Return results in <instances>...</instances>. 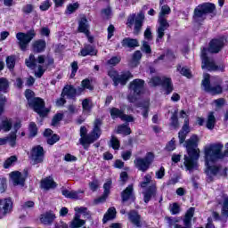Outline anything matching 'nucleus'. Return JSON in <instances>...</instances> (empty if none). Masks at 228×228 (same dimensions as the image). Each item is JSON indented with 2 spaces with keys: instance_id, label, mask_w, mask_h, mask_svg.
Listing matches in <instances>:
<instances>
[{
  "instance_id": "338daca9",
  "label": "nucleus",
  "mask_w": 228,
  "mask_h": 228,
  "mask_svg": "<svg viewBox=\"0 0 228 228\" xmlns=\"http://www.w3.org/2000/svg\"><path fill=\"white\" fill-rule=\"evenodd\" d=\"M166 150H167L169 152L172 151H175V141H174V139L168 142L166 146Z\"/></svg>"
},
{
  "instance_id": "f704fd0d",
  "label": "nucleus",
  "mask_w": 228,
  "mask_h": 228,
  "mask_svg": "<svg viewBox=\"0 0 228 228\" xmlns=\"http://www.w3.org/2000/svg\"><path fill=\"white\" fill-rule=\"evenodd\" d=\"M86 224V221L81 219L79 214H76L73 220L70 222L69 228H80Z\"/></svg>"
},
{
  "instance_id": "ea45409f",
  "label": "nucleus",
  "mask_w": 228,
  "mask_h": 228,
  "mask_svg": "<svg viewBox=\"0 0 228 228\" xmlns=\"http://www.w3.org/2000/svg\"><path fill=\"white\" fill-rule=\"evenodd\" d=\"M9 89H10V81H8V78L1 77L0 78V92H3L4 94H7Z\"/></svg>"
},
{
  "instance_id": "4c0bfd02",
  "label": "nucleus",
  "mask_w": 228,
  "mask_h": 228,
  "mask_svg": "<svg viewBox=\"0 0 228 228\" xmlns=\"http://www.w3.org/2000/svg\"><path fill=\"white\" fill-rule=\"evenodd\" d=\"M215 124H216V118H215V113L211 111L208 115L206 127L213 131L215 129Z\"/></svg>"
},
{
  "instance_id": "0e129e2a",
  "label": "nucleus",
  "mask_w": 228,
  "mask_h": 228,
  "mask_svg": "<svg viewBox=\"0 0 228 228\" xmlns=\"http://www.w3.org/2000/svg\"><path fill=\"white\" fill-rule=\"evenodd\" d=\"M51 0H45V2H43L42 4H41V5L39 6V8H40V10L42 11V12H46V10L48 9V8H51Z\"/></svg>"
},
{
  "instance_id": "3c124183",
  "label": "nucleus",
  "mask_w": 228,
  "mask_h": 228,
  "mask_svg": "<svg viewBox=\"0 0 228 228\" xmlns=\"http://www.w3.org/2000/svg\"><path fill=\"white\" fill-rule=\"evenodd\" d=\"M33 10H35V5L28 4L22 7L21 12L26 15H29V13H33Z\"/></svg>"
},
{
  "instance_id": "de8ad7c7",
  "label": "nucleus",
  "mask_w": 228,
  "mask_h": 228,
  "mask_svg": "<svg viewBox=\"0 0 228 228\" xmlns=\"http://www.w3.org/2000/svg\"><path fill=\"white\" fill-rule=\"evenodd\" d=\"M177 70L180 72V74H182V76H185V77L188 78L191 77V72L190 71V69L178 66Z\"/></svg>"
},
{
  "instance_id": "7c9ffc66",
  "label": "nucleus",
  "mask_w": 228,
  "mask_h": 228,
  "mask_svg": "<svg viewBox=\"0 0 228 228\" xmlns=\"http://www.w3.org/2000/svg\"><path fill=\"white\" fill-rule=\"evenodd\" d=\"M78 54L80 56H96L97 50L92 45H85L84 48L81 49V51Z\"/></svg>"
},
{
  "instance_id": "c756f323",
  "label": "nucleus",
  "mask_w": 228,
  "mask_h": 228,
  "mask_svg": "<svg viewBox=\"0 0 228 228\" xmlns=\"http://www.w3.org/2000/svg\"><path fill=\"white\" fill-rule=\"evenodd\" d=\"M128 219L135 227H142V216L137 211L132 210L128 213Z\"/></svg>"
},
{
  "instance_id": "412c9836",
  "label": "nucleus",
  "mask_w": 228,
  "mask_h": 228,
  "mask_svg": "<svg viewBox=\"0 0 228 228\" xmlns=\"http://www.w3.org/2000/svg\"><path fill=\"white\" fill-rule=\"evenodd\" d=\"M45 57L44 55H39L37 59L35 58L34 54H30L28 59L25 60V63L28 69H31L32 70L37 68V63H45Z\"/></svg>"
},
{
  "instance_id": "7ed1b4c3",
  "label": "nucleus",
  "mask_w": 228,
  "mask_h": 228,
  "mask_svg": "<svg viewBox=\"0 0 228 228\" xmlns=\"http://www.w3.org/2000/svg\"><path fill=\"white\" fill-rule=\"evenodd\" d=\"M215 10H216V6L215 5V4L205 3L198 5L194 9L193 12L194 22H204V20H206V15H208V13H213Z\"/></svg>"
},
{
  "instance_id": "f8f14e48",
  "label": "nucleus",
  "mask_w": 228,
  "mask_h": 228,
  "mask_svg": "<svg viewBox=\"0 0 228 228\" xmlns=\"http://www.w3.org/2000/svg\"><path fill=\"white\" fill-rule=\"evenodd\" d=\"M195 215V208L191 207L190 208L183 219V226L179 224H175L174 219L168 217L167 218V224H169L170 227L174 228H191V218H193V216Z\"/></svg>"
},
{
  "instance_id": "69168bd1",
  "label": "nucleus",
  "mask_w": 228,
  "mask_h": 228,
  "mask_svg": "<svg viewBox=\"0 0 228 228\" xmlns=\"http://www.w3.org/2000/svg\"><path fill=\"white\" fill-rule=\"evenodd\" d=\"M59 140H60V136L58 134H53V136L48 138L47 144L54 145V143H56V142H58Z\"/></svg>"
},
{
  "instance_id": "4be33fe9",
  "label": "nucleus",
  "mask_w": 228,
  "mask_h": 228,
  "mask_svg": "<svg viewBox=\"0 0 228 228\" xmlns=\"http://www.w3.org/2000/svg\"><path fill=\"white\" fill-rule=\"evenodd\" d=\"M12 207L13 203L12 202V199L0 200V213H2L3 216H6V215L12 211Z\"/></svg>"
},
{
  "instance_id": "052dcab7",
  "label": "nucleus",
  "mask_w": 228,
  "mask_h": 228,
  "mask_svg": "<svg viewBox=\"0 0 228 228\" xmlns=\"http://www.w3.org/2000/svg\"><path fill=\"white\" fill-rule=\"evenodd\" d=\"M120 60H122L120 56H114L108 61V64L115 67V65H118V63H120Z\"/></svg>"
},
{
  "instance_id": "5fc2aeb1",
  "label": "nucleus",
  "mask_w": 228,
  "mask_h": 228,
  "mask_svg": "<svg viewBox=\"0 0 228 228\" xmlns=\"http://www.w3.org/2000/svg\"><path fill=\"white\" fill-rule=\"evenodd\" d=\"M6 65L10 70L13 69L15 67V57L14 56H8L6 58Z\"/></svg>"
},
{
  "instance_id": "5701e85b",
  "label": "nucleus",
  "mask_w": 228,
  "mask_h": 228,
  "mask_svg": "<svg viewBox=\"0 0 228 228\" xmlns=\"http://www.w3.org/2000/svg\"><path fill=\"white\" fill-rule=\"evenodd\" d=\"M47 47V43L44 39H37L32 42L31 44V49L36 53H44L45 51V48Z\"/></svg>"
},
{
  "instance_id": "4d7b16f0",
  "label": "nucleus",
  "mask_w": 228,
  "mask_h": 228,
  "mask_svg": "<svg viewBox=\"0 0 228 228\" xmlns=\"http://www.w3.org/2000/svg\"><path fill=\"white\" fill-rule=\"evenodd\" d=\"M82 109L83 111H90L92 110V107H90V99L86 98L82 101Z\"/></svg>"
},
{
  "instance_id": "774afa93",
  "label": "nucleus",
  "mask_w": 228,
  "mask_h": 228,
  "mask_svg": "<svg viewBox=\"0 0 228 228\" xmlns=\"http://www.w3.org/2000/svg\"><path fill=\"white\" fill-rule=\"evenodd\" d=\"M157 179H163L165 177V167H161L159 170L155 173Z\"/></svg>"
},
{
  "instance_id": "9b49d317",
  "label": "nucleus",
  "mask_w": 228,
  "mask_h": 228,
  "mask_svg": "<svg viewBox=\"0 0 228 228\" xmlns=\"http://www.w3.org/2000/svg\"><path fill=\"white\" fill-rule=\"evenodd\" d=\"M28 106H30L39 117H47V114L49 113V110L45 108V102L40 97L29 100Z\"/></svg>"
},
{
  "instance_id": "c9c22d12",
  "label": "nucleus",
  "mask_w": 228,
  "mask_h": 228,
  "mask_svg": "<svg viewBox=\"0 0 228 228\" xmlns=\"http://www.w3.org/2000/svg\"><path fill=\"white\" fill-rule=\"evenodd\" d=\"M54 218H56V216L53 212H46L41 216L40 220L45 225H51L54 222Z\"/></svg>"
},
{
  "instance_id": "79ce46f5",
  "label": "nucleus",
  "mask_w": 228,
  "mask_h": 228,
  "mask_svg": "<svg viewBox=\"0 0 228 228\" xmlns=\"http://www.w3.org/2000/svg\"><path fill=\"white\" fill-rule=\"evenodd\" d=\"M171 123H170V126L171 127H173L174 129H179V119L177 118V110H175L171 118Z\"/></svg>"
},
{
  "instance_id": "13d9d810",
  "label": "nucleus",
  "mask_w": 228,
  "mask_h": 228,
  "mask_svg": "<svg viewBox=\"0 0 228 228\" xmlns=\"http://www.w3.org/2000/svg\"><path fill=\"white\" fill-rule=\"evenodd\" d=\"M63 120V114L58 113L52 119V126H56L59 122Z\"/></svg>"
},
{
  "instance_id": "6ab92c4d",
  "label": "nucleus",
  "mask_w": 228,
  "mask_h": 228,
  "mask_svg": "<svg viewBox=\"0 0 228 228\" xmlns=\"http://www.w3.org/2000/svg\"><path fill=\"white\" fill-rule=\"evenodd\" d=\"M158 22L159 28L157 29V42L165 37V31L170 28V23H168L167 18L159 17Z\"/></svg>"
},
{
  "instance_id": "aec40b11",
  "label": "nucleus",
  "mask_w": 228,
  "mask_h": 228,
  "mask_svg": "<svg viewBox=\"0 0 228 228\" xmlns=\"http://www.w3.org/2000/svg\"><path fill=\"white\" fill-rule=\"evenodd\" d=\"M121 200L122 202H134V200H136V196L134 195V188L133 187V184L128 185L121 192Z\"/></svg>"
},
{
  "instance_id": "e2e57ef3",
  "label": "nucleus",
  "mask_w": 228,
  "mask_h": 228,
  "mask_svg": "<svg viewBox=\"0 0 228 228\" xmlns=\"http://www.w3.org/2000/svg\"><path fill=\"white\" fill-rule=\"evenodd\" d=\"M142 50L143 51V53H146V54H151V53H152V49H151V45H149V43L147 41L142 42Z\"/></svg>"
},
{
  "instance_id": "4468645a",
  "label": "nucleus",
  "mask_w": 228,
  "mask_h": 228,
  "mask_svg": "<svg viewBox=\"0 0 228 228\" xmlns=\"http://www.w3.org/2000/svg\"><path fill=\"white\" fill-rule=\"evenodd\" d=\"M180 118H184V122L181 131L178 133V138L180 143H184L186 142V136L190 133V119L184 110L180 111Z\"/></svg>"
},
{
  "instance_id": "a18cd8bd",
  "label": "nucleus",
  "mask_w": 228,
  "mask_h": 228,
  "mask_svg": "<svg viewBox=\"0 0 228 228\" xmlns=\"http://www.w3.org/2000/svg\"><path fill=\"white\" fill-rule=\"evenodd\" d=\"M119 134H131V128L127 125H121L118 127Z\"/></svg>"
},
{
  "instance_id": "c03bdc74",
  "label": "nucleus",
  "mask_w": 228,
  "mask_h": 228,
  "mask_svg": "<svg viewBox=\"0 0 228 228\" xmlns=\"http://www.w3.org/2000/svg\"><path fill=\"white\" fill-rule=\"evenodd\" d=\"M110 147H112V149H114V151H118V149H120V141H118V139L115 136H112L110 143H109Z\"/></svg>"
},
{
  "instance_id": "20e7f679",
  "label": "nucleus",
  "mask_w": 228,
  "mask_h": 228,
  "mask_svg": "<svg viewBox=\"0 0 228 228\" xmlns=\"http://www.w3.org/2000/svg\"><path fill=\"white\" fill-rule=\"evenodd\" d=\"M37 37V31L35 28H31L26 33L24 32H18L16 34V39L18 40L17 45L20 51H28V48L29 47V44H31V40Z\"/></svg>"
},
{
  "instance_id": "a211bd4d",
  "label": "nucleus",
  "mask_w": 228,
  "mask_h": 228,
  "mask_svg": "<svg viewBox=\"0 0 228 228\" xmlns=\"http://www.w3.org/2000/svg\"><path fill=\"white\" fill-rule=\"evenodd\" d=\"M45 152L44 151V148L40 145L34 147L31 151V159L34 165H38V163H44V156Z\"/></svg>"
},
{
  "instance_id": "f03ea898",
  "label": "nucleus",
  "mask_w": 228,
  "mask_h": 228,
  "mask_svg": "<svg viewBox=\"0 0 228 228\" xmlns=\"http://www.w3.org/2000/svg\"><path fill=\"white\" fill-rule=\"evenodd\" d=\"M199 146V136L193 134L187 141H185V147L187 149L188 155H184L183 165L186 170L191 172L195 170L198 167L197 161H199L200 151L197 147Z\"/></svg>"
},
{
  "instance_id": "c85d7f7f",
  "label": "nucleus",
  "mask_w": 228,
  "mask_h": 228,
  "mask_svg": "<svg viewBox=\"0 0 228 228\" xmlns=\"http://www.w3.org/2000/svg\"><path fill=\"white\" fill-rule=\"evenodd\" d=\"M103 194L96 200L97 204L106 202V199L110 196V190H111V180L107 181L103 184Z\"/></svg>"
},
{
  "instance_id": "b1692460",
  "label": "nucleus",
  "mask_w": 228,
  "mask_h": 228,
  "mask_svg": "<svg viewBox=\"0 0 228 228\" xmlns=\"http://www.w3.org/2000/svg\"><path fill=\"white\" fill-rule=\"evenodd\" d=\"M224 48V39H213L209 43V53H218Z\"/></svg>"
},
{
  "instance_id": "37998d69",
  "label": "nucleus",
  "mask_w": 228,
  "mask_h": 228,
  "mask_svg": "<svg viewBox=\"0 0 228 228\" xmlns=\"http://www.w3.org/2000/svg\"><path fill=\"white\" fill-rule=\"evenodd\" d=\"M17 163V156L13 155L8 158L4 163V168H10L12 165Z\"/></svg>"
},
{
  "instance_id": "680f3d73",
  "label": "nucleus",
  "mask_w": 228,
  "mask_h": 228,
  "mask_svg": "<svg viewBox=\"0 0 228 228\" xmlns=\"http://www.w3.org/2000/svg\"><path fill=\"white\" fill-rule=\"evenodd\" d=\"M77 8H79V4L74 3V4L68 5L67 12L69 14L74 13V12H76V10H77Z\"/></svg>"
},
{
  "instance_id": "9d476101",
  "label": "nucleus",
  "mask_w": 228,
  "mask_h": 228,
  "mask_svg": "<svg viewBox=\"0 0 228 228\" xmlns=\"http://www.w3.org/2000/svg\"><path fill=\"white\" fill-rule=\"evenodd\" d=\"M152 161H154V154L149 152L144 158H136L134 160V165L140 172H147L151 168Z\"/></svg>"
},
{
  "instance_id": "e433bc0d",
  "label": "nucleus",
  "mask_w": 228,
  "mask_h": 228,
  "mask_svg": "<svg viewBox=\"0 0 228 228\" xmlns=\"http://www.w3.org/2000/svg\"><path fill=\"white\" fill-rule=\"evenodd\" d=\"M13 126V121L12 118H5L2 120V123L0 125V131H4V133H8V131L12 130V127Z\"/></svg>"
},
{
  "instance_id": "1a4fd4ad",
  "label": "nucleus",
  "mask_w": 228,
  "mask_h": 228,
  "mask_svg": "<svg viewBox=\"0 0 228 228\" xmlns=\"http://www.w3.org/2000/svg\"><path fill=\"white\" fill-rule=\"evenodd\" d=\"M145 81L143 79L136 78L129 84V90L133 92L134 95H128L127 99L129 102H136V95H140L143 92V86Z\"/></svg>"
},
{
  "instance_id": "09e8293b",
  "label": "nucleus",
  "mask_w": 228,
  "mask_h": 228,
  "mask_svg": "<svg viewBox=\"0 0 228 228\" xmlns=\"http://www.w3.org/2000/svg\"><path fill=\"white\" fill-rule=\"evenodd\" d=\"M169 211L172 215H179V213H181V207L178 203H173L169 207Z\"/></svg>"
},
{
  "instance_id": "a878e982",
  "label": "nucleus",
  "mask_w": 228,
  "mask_h": 228,
  "mask_svg": "<svg viewBox=\"0 0 228 228\" xmlns=\"http://www.w3.org/2000/svg\"><path fill=\"white\" fill-rule=\"evenodd\" d=\"M76 87L72 85H66L61 94V97H67L68 99H76Z\"/></svg>"
},
{
  "instance_id": "864d4df0",
  "label": "nucleus",
  "mask_w": 228,
  "mask_h": 228,
  "mask_svg": "<svg viewBox=\"0 0 228 228\" xmlns=\"http://www.w3.org/2000/svg\"><path fill=\"white\" fill-rule=\"evenodd\" d=\"M151 181H152V176L151 175H146L143 178V181L141 182V188H147L149 184H151Z\"/></svg>"
},
{
  "instance_id": "58836bf2",
  "label": "nucleus",
  "mask_w": 228,
  "mask_h": 228,
  "mask_svg": "<svg viewBox=\"0 0 228 228\" xmlns=\"http://www.w3.org/2000/svg\"><path fill=\"white\" fill-rule=\"evenodd\" d=\"M62 195L66 197V199H81V196H79V191H69L67 189L62 191Z\"/></svg>"
},
{
  "instance_id": "ddd939ff",
  "label": "nucleus",
  "mask_w": 228,
  "mask_h": 228,
  "mask_svg": "<svg viewBox=\"0 0 228 228\" xmlns=\"http://www.w3.org/2000/svg\"><path fill=\"white\" fill-rule=\"evenodd\" d=\"M150 85H151V86H159V85H161V86L166 90L167 95L174 92L172 79L168 77H164L161 78L159 77H154L150 80Z\"/></svg>"
},
{
  "instance_id": "0eeeda50",
  "label": "nucleus",
  "mask_w": 228,
  "mask_h": 228,
  "mask_svg": "<svg viewBox=\"0 0 228 228\" xmlns=\"http://www.w3.org/2000/svg\"><path fill=\"white\" fill-rule=\"evenodd\" d=\"M209 78V74H204V78L202 80L201 86L205 90V92L212 94V95H218L222 94V92H224V88L220 85V80L218 83L211 85Z\"/></svg>"
},
{
  "instance_id": "473e14b6",
  "label": "nucleus",
  "mask_w": 228,
  "mask_h": 228,
  "mask_svg": "<svg viewBox=\"0 0 228 228\" xmlns=\"http://www.w3.org/2000/svg\"><path fill=\"white\" fill-rule=\"evenodd\" d=\"M121 45L123 47H128L129 49H134V47H138V45H140V44L138 43V39L125 37L121 41Z\"/></svg>"
},
{
  "instance_id": "f257e3e1",
  "label": "nucleus",
  "mask_w": 228,
  "mask_h": 228,
  "mask_svg": "<svg viewBox=\"0 0 228 228\" xmlns=\"http://www.w3.org/2000/svg\"><path fill=\"white\" fill-rule=\"evenodd\" d=\"M222 149H224V144L222 143L210 144L205 149V174L208 177V183H212L213 177L220 175L222 172V166L213 164L228 156V151L226 150L224 152H222Z\"/></svg>"
},
{
  "instance_id": "49530a36",
  "label": "nucleus",
  "mask_w": 228,
  "mask_h": 228,
  "mask_svg": "<svg viewBox=\"0 0 228 228\" xmlns=\"http://www.w3.org/2000/svg\"><path fill=\"white\" fill-rule=\"evenodd\" d=\"M29 136L31 138L35 137L38 134V127H37V124L31 122L28 126Z\"/></svg>"
},
{
  "instance_id": "423d86ee",
  "label": "nucleus",
  "mask_w": 228,
  "mask_h": 228,
  "mask_svg": "<svg viewBox=\"0 0 228 228\" xmlns=\"http://www.w3.org/2000/svg\"><path fill=\"white\" fill-rule=\"evenodd\" d=\"M108 76L112 79L114 86H118V85L126 86L127 82L133 79V74L129 71L122 72L119 75L118 71L111 69L108 72Z\"/></svg>"
},
{
  "instance_id": "a19ab883",
  "label": "nucleus",
  "mask_w": 228,
  "mask_h": 228,
  "mask_svg": "<svg viewBox=\"0 0 228 228\" xmlns=\"http://www.w3.org/2000/svg\"><path fill=\"white\" fill-rule=\"evenodd\" d=\"M101 119H95L94 128L93 130V134H94L96 140H99L101 137Z\"/></svg>"
},
{
  "instance_id": "6e6d98bb",
  "label": "nucleus",
  "mask_w": 228,
  "mask_h": 228,
  "mask_svg": "<svg viewBox=\"0 0 228 228\" xmlns=\"http://www.w3.org/2000/svg\"><path fill=\"white\" fill-rule=\"evenodd\" d=\"M171 10L170 7L168 5H163L161 7V11L159 12V17H162V19H165V15H169Z\"/></svg>"
},
{
  "instance_id": "72a5a7b5",
  "label": "nucleus",
  "mask_w": 228,
  "mask_h": 228,
  "mask_svg": "<svg viewBox=\"0 0 228 228\" xmlns=\"http://www.w3.org/2000/svg\"><path fill=\"white\" fill-rule=\"evenodd\" d=\"M115 216H117V209L114 207H111L107 210V212L103 216V224H108L110 220H114Z\"/></svg>"
},
{
  "instance_id": "dca6fc26",
  "label": "nucleus",
  "mask_w": 228,
  "mask_h": 228,
  "mask_svg": "<svg viewBox=\"0 0 228 228\" xmlns=\"http://www.w3.org/2000/svg\"><path fill=\"white\" fill-rule=\"evenodd\" d=\"M10 177L14 186H24L26 184V179H28V170H24L23 173L12 171L10 174Z\"/></svg>"
},
{
  "instance_id": "8fccbe9b",
  "label": "nucleus",
  "mask_w": 228,
  "mask_h": 228,
  "mask_svg": "<svg viewBox=\"0 0 228 228\" xmlns=\"http://www.w3.org/2000/svg\"><path fill=\"white\" fill-rule=\"evenodd\" d=\"M6 138L8 139L7 142H9V144L11 147H15V145L17 144V134L14 133H11L10 136H6Z\"/></svg>"
},
{
  "instance_id": "f3484780",
  "label": "nucleus",
  "mask_w": 228,
  "mask_h": 228,
  "mask_svg": "<svg viewBox=\"0 0 228 228\" xmlns=\"http://www.w3.org/2000/svg\"><path fill=\"white\" fill-rule=\"evenodd\" d=\"M110 117L113 120H115V118H120L121 120H123V122H134V118H133V116L124 114V110H119L115 107L110 109Z\"/></svg>"
},
{
  "instance_id": "bf43d9fd",
  "label": "nucleus",
  "mask_w": 228,
  "mask_h": 228,
  "mask_svg": "<svg viewBox=\"0 0 228 228\" xmlns=\"http://www.w3.org/2000/svg\"><path fill=\"white\" fill-rule=\"evenodd\" d=\"M25 97L28 101V104H29V101H33L35 99V93L30 89H27L25 91Z\"/></svg>"
},
{
  "instance_id": "cd10ccee",
  "label": "nucleus",
  "mask_w": 228,
  "mask_h": 228,
  "mask_svg": "<svg viewBox=\"0 0 228 228\" xmlns=\"http://www.w3.org/2000/svg\"><path fill=\"white\" fill-rule=\"evenodd\" d=\"M90 25L88 24V19L86 16L80 17L78 20V31L79 33H84L85 35H90Z\"/></svg>"
},
{
  "instance_id": "393cba45",
  "label": "nucleus",
  "mask_w": 228,
  "mask_h": 228,
  "mask_svg": "<svg viewBox=\"0 0 228 228\" xmlns=\"http://www.w3.org/2000/svg\"><path fill=\"white\" fill-rule=\"evenodd\" d=\"M158 191V189L156 187V183H151L145 191L142 192L143 194V200L145 204H149L151 199L152 197H156V192Z\"/></svg>"
},
{
  "instance_id": "bb28decb",
  "label": "nucleus",
  "mask_w": 228,
  "mask_h": 228,
  "mask_svg": "<svg viewBox=\"0 0 228 228\" xmlns=\"http://www.w3.org/2000/svg\"><path fill=\"white\" fill-rule=\"evenodd\" d=\"M58 186V183L54 182L52 176H48L41 180V188L48 191V190H54Z\"/></svg>"
},
{
  "instance_id": "6e6552de",
  "label": "nucleus",
  "mask_w": 228,
  "mask_h": 228,
  "mask_svg": "<svg viewBox=\"0 0 228 228\" xmlns=\"http://www.w3.org/2000/svg\"><path fill=\"white\" fill-rule=\"evenodd\" d=\"M201 60H202V69H207L209 71H219L224 72L225 66L224 64L216 65L215 61L208 59V54L206 53V48L201 51Z\"/></svg>"
},
{
  "instance_id": "2eb2a0df",
  "label": "nucleus",
  "mask_w": 228,
  "mask_h": 228,
  "mask_svg": "<svg viewBox=\"0 0 228 228\" xmlns=\"http://www.w3.org/2000/svg\"><path fill=\"white\" fill-rule=\"evenodd\" d=\"M86 133H88V131L86 130V126H81L80 127V143L81 145H83L84 149H88V145H90V143H94V142L97 141L95 134H94V132L91 133V134L86 135Z\"/></svg>"
},
{
  "instance_id": "39448f33",
  "label": "nucleus",
  "mask_w": 228,
  "mask_h": 228,
  "mask_svg": "<svg viewBox=\"0 0 228 228\" xmlns=\"http://www.w3.org/2000/svg\"><path fill=\"white\" fill-rule=\"evenodd\" d=\"M143 20H145V15L142 12L132 14L128 16L126 26L133 28L134 25V35H140L142 33V28H143Z\"/></svg>"
},
{
  "instance_id": "603ef678",
  "label": "nucleus",
  "mask_w": 228,
  "mask_h": 228,
  "mask_svg": "<svg viewBox=\"0 0 228 228\" xmlns=\"http://www.w3.org/2000/svg\"><path fill=\"white\" fill-rule=\"evenodd\" d=\"M81 86H83L85 90H90V91L94 90V86H92V81H90V79L88 78L82 80Z\"/></svg>"
},
{
  "instance_id": "2f4dec72",
  "label": "nucleus",
  "mask_w": 228,
  "mask_h": 228,
  "mask_svg": "<svg viewBox=\"0 0 228 228\" xmlns=\"http://www.w3.org/2000/svg\"><path fill=\"white\" fill-rule=\"evenodd\" d=\"M218 204L222 206V216L228 217V196L226 194H223L220 200H217Z\"/></svg>"
}]
</instances>
